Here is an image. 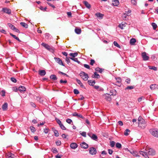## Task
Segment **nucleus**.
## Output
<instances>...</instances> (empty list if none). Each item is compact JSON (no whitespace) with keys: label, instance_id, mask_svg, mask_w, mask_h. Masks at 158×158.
<instances>
[{"label":"nucleus","instance_id":"f257e3e1","mask_svg":"<svg viewBox=\"0 0 158 158\" xmlns=\"http://www.w3.org/2000/svg\"><path fill=\"white\" fill-rule=\"evenodd\" d=\"M138 126L142 128H144L146 126V122L145 120L141 116L138 118Z\"/></svg>","mask_w":158,"mask_h":158},{"label":"nucleus","instance_id":"f03ea898","mask_svg":"<svg viewBox=\"0 0 158 158\" xmlns=\"http://www.w3.org/2000/svg\"><path fill=\"white\" fill-rule=\"evenodd\" d=\"M150 133L154 136L158 138V129H153L150 130Z\"/></svg>","mask_w":158,"mask_h":158},{"label":"nucleus","instance_id":"7ed1b4c3","mask_svg":"<svg viewBox=\"0 0 158 158\" xmlns=\"http://www.w3.org/2000/svg\"><path fill=\"white\" fill-rule=\"evenodd\" d=\"M80 75L82 79L84 81H86L89 78V76L87 74L83 72H81Z\"/></svg>","mask_w":158,"mask_h":158},{"label":"nucleus","instance_id":"20e7f679","mask_svg":"<svg viewBox=\"0 0 158 158\" xmlns=\"http://www.w3.org/2000/svg\"><path fill=\"white\" fill-rule=\"evenodd\" d=\"M88 135L93 140L96 141L98 139L97 135L95 134H93L91 133H88Z\"/></svg>","mask_w":158,"mask_h":158},{"label":"nucleus","instance_id":"39448f33","mask_svg":"<svg viewBox=\"0 0 158 158\" xmlns=\"http://www.w3.org/2000/svg\"><path fill=\"white\" fill-rule=\"evenodd\" d=\"M89 152L90 154L92 155H94L97 153L96 149L94 148H91L89 149Z\"/></svg>","mask_w":158,"mask_h":158},{"label":"nucleus","instance_id":"423d86ee","mask_svg":"<svg viewBox=\"0 0 158 158\" xmlns=\"http://www.w3.org/2000/svg\"><path fill=\"white\" fill-rule=\"evenodd\" d=\"M41 45L44 47L45 48L50 51H53L52 49L48 44L43 43Z\"/></svg>","mask_w":158,"mask_h":158},{"label":"nucleus","instance_id":"0eeeda50","mask_svg":"<svg viewBox=\"0 0 158 158\" xmlns=\"http://www.w3.org/2000/svg\"><path fill=\"white\" fill-rule=\"evenodd\" d=\"M142 56L144 60H147L149 58V56L146 52H143L142 54Z\"/></svg>","mask_w":158,"mask_h":158},{"label":"nucleus","instance_id":"6e6552de","mask_svg":"<svg viewBox=\"0 0 158 158\" xmlns=\"http://www.w3.org/2000/svg\"><path fill=\"white\" fill-rule=\"evenodd\" d=\"M8 25L9 27L12 30L16 31V32H19V30L16 28L14 25L10 23H8Z\"/></svg>","mask_w":158,"mask_h":158},{"label":"nucleus","instance_id":"1a4fd4ad","mask_svg":"<svg viewBox=\"0 0 158 158\" xmlns=\"http://www.w3.org/2000/svg\"><path fill=\"white\" fill-rule=\"evenodd\" d=\"M147 152L148 153V155H149L152 156H153L155 155L156 153L155 151L152 148L149 149Z\"/></svg>","mask_w":158,"mask_h":158},{"label":"nucleus","instance_id":"9d476101","mask_svg":"<svg viewBox=\"0 0 158 158\" xmlns=\"http://www.w3.org/2000/svg\"><path fill=\"white\" fill-rule=\"evenodd\" d=\"M104 98L107 101H110L111 100V98L110 97L111 95L108 94H105L103 95Z\"/></svg>","mask_w":158,"mask_h":158},{"label":"nucleus","instance_id":"9b49d317","mask_svg":"<svg viewBox=\"0 0 158 158\" xmlns=\"http://www.w3.org/2000/svg\"><path fill=\"white\" fill-rule=\"evenodd\" d=\"M54 59H55L56 62L58 63L60 65L64 66V65L63 63L62 60L59 58L55 57Z\"/></svg>","mask_w":158,"mask_h":158},{"label":"nucleus","instance_id":"f8f14e48","mask_svg":"<svg viewBox=\"0 0 158 158\" xmlns=\"http://www.w3.org/2000/svg\"><path fill=\"white\" fill-rule=\"evenodd\" d=\"M151 89L152 90H156L158 89V85L156 84H152L150 86Z\"/></svg>","mask_w":158,"mask_h":158},{"label":"nucleus","instance_id":"ddd939ff","mask_svg":"<svg viewBox=\"0 0 158 158\" xmlns=\"http://www.w3.org/2000/svg\"><path fill=\"white\" fill-rule=\"evenodd\" d=\"M139 152L140 154L144 156L145 158H149L147 152H144L142 151H140Z\"/></svg>","mask_w":158,"mask_h":158},{"label":"nucleus","instance_id":"4468645a","mask_svg":"<svg viewBox=\"0 0 158 158\" xmlns=\"http://www.w3.org/2000/svg\"><path fill=\"white\" fill-rule=\"evenodd\" d=\"M78 145L75 143H72L70 145V147L72 149H75L77 147Z\"/></svg>","mask_w":158,"mask_h":158},{"label":"nucleus","instance_id":"2eb2a0df","mask_svg":"<svg viewBox=\"0 0 158 158\" xmlns=\"http://www.w3.org/2000/svg\"><path fill=\"white\" fill-rule=\"evenodd\" d=\"M129 15H128V13H125L122 15V17L123 18V19L124 20H126L127 19H128V17Z\"/></svg>","mask_w":158,"mask_h":158},{"label":"nucleus","instance_id":"dca6fc26","mask_svg":"<svg viewBox=\"0 0 158 158\" xmlns=\"http://www.w3.org/2000/svg\"><path fill=\"white\" fill-rule=\"evenodd\" d=\"M112 4L115 6H117L119 4V2L118 0H112Z\"/></svg>","mask_w":158,"mask_h":158},{"label":"nucleus","instance_id":"f3484780","mask_svg":"<svg viewBox=\"0 0 158 158\" xmlns=\"http://www.w3.org/2000/svg\"><path fill=\"white\" fill-rule=\"evenodd\" d=\"M80 145L81 148L85 149L87 148L88 147V145L84 142H83L81 143Z\"/></svg>","mask_w":158,"mask_h":158},{"label":"nucleus","instance_id":"a211bd4d","mask_svg":"<svg viewBox=\"0 0 158 158\" xmlns=\"http://www.w3.org/2000/svg\"><path fill=\"white\" fill-rule=\"evenodd\" d=\"M3 11L5 13L10 14L11 13V10L7 8H4L3 9Z\"/></svg>","mask_w":158,"mask_h":158},{"label":"nucleus","instance_id":"6ab92c4d","mask_svg":"<svg viewBox=\"0 0 158 158\" xmlns=\"http://www.w3.org/2000/svg\"><path fill=\"white\" fill-rule=\"evenodd\" d=\"M127 23L125 22H122L118 25V27L121 29H123L124 27H126Z\"/></svg>","mask_w":158,"mask_h":158},{"label":"nucleus","instance_id":"aec40b11","mask_svg":"<svg viewBox=\"0 0 158 158\" xmlns=\"http://www.w3.org/2000/svg\"><path fill=\"white\" fill-rule=\"evenodd\" d=\"M18 89L19 91L22 92L25 91L26 89L24 86H20L19 87Z\"/></svg>","mask_w":158,"mask_h":158},{"label":"nucleus","instance_id":"412c9836","mask_svg":"<svg viewBox=\"0 0 158 158\" xmlns=\"http://www.w3.org/2000/svg\"><path fill=\"white\" fill-rule=\"evenodd\" d=\"M116 82L115 85H117V83H118L120 84V85H118V86H121V83L122 81L121 78L120 77H118L117 78H116Z\"/></svg>","mask_w":158,"mask_h":158},{"label":"nucleus","instance_id":"4be33fe9","mask_svg":"<svg viewBox=\"0 0 158 158\" xmlns=\"http://www.w3.org/2000/svg\"><path fill=\"white\" fill-rule=\"evenodd\" d=\"M72 115L73 116H77V117H80L81 118H83V117L82 115L80 114H78L76 112H74L73 114Z\"/></svg>","mask_w":158,"mask_h":158},{"label":"nucleus","instance_id":"5701e85b","mask_svg":"<svg viewBox=\"0 0 158 158\" xmlns=\"http://www.w3.org/2000/svg\"><path fill=\"white\" fill-rule=\"evenodd\" d=\"M84 4L85 5L86 7L88 9L90 8L91 7V6L89 3L86 1H84L83 2Z\"/></svg>","mask_w":158,"mask_h":158},{"label":"nucleus","instance_id":"b1692460","mask_svg":"<svg viewBox=\"0 0 158 158\" xmlns=\"http://www.w3.org/2000/svg\"><path fill=\"white\" fill-rule=\"evenodd\" d=\"M7 103H4L2 106V109L4 110H6L7 109Z\"/></svg>","mask_w":158,"mask_h":158},{"label":"nucleus","instance_id":"393cba45","mask_svg":"<svg viewBox=\"0 0 158 158\" xmlns=\"http://www.w3.org/2000/svg\"><path fill=\"white\" fill-rule=\"evenodd\" d=\"M104 69H101L99 67H97L95 68V70L96 71L100 73H102L103 71L104 70Z\"/></svg>","mask_w":158,"mask_h":158},{"label":"nucleus","instance_id":"a878e982","mask_svg":"<svg viewBox=\"0 0 158 158\" xmlns=\"http://www.w3.org/2000/svg\"><path fill=\"white\" fill-rule=\"evenodd\" d=\"M39 74L41 76H44L46 74V72L44 70H40L39 72Z\"/></svg>","mask_w":158,"mask_h":158},{"label":"nucleus","instance_id":"bb28decb","mask_svg":"<svg viewBox=\"0 0 158 158\" xmlns=\"http://www.w3.org/2000/svg\"><path fill=\"white\" fill-rule=\"evenodd\" d=\"M92 77L94 78H98L100 76L96 72H95L94 73V74L92 75Z\"/></svg>","mask_w":158,"mask_h":158},{"label":"nucleus","instance_id":"cd10ccee","mask_svg":"<svg viewBox=\"0 0 158 158\" xmlns=\"http://www.w3.org/2000/svg\"><path fill=\"white\" fill-rule=\"evenodd\" d=\"M69 55L72 57V58H74L77 56L78 54L77 52H74L73 53H70Z\"/></svg>","mask_w":158,"mask_h":158},{"label":"nucleus","instance_id":"c85d7f7f","mask_svg":"<svg viewBox=\"0 0 158 158\" xmlns=\"http://www.w3.org/2000/svg\"><path fill=\"white\" fill-rule=\"evenodd\" d=\"M136 42V40L134 38H132L130 40V44L131 45H134Z\"/></svg>","mask_w":158,"mask_h":158},{"label":"nucleus","instance_id":"c756f323","mask_svg":"<svg viewBox=\"0 0 158 158\" xmlns=\"http://www.w3.org/2000/svg\"><path fill=\"white\" fill-rule=\"evenodd\" d=\"M50 78L53 80H56L57 79V78L55 75H52L50 76Z\"/></svg>","mask_w":158,"mask_h":158},{"label":"nucleus","instance_id":"7c9ffc66","mask_svg":"<svg viewBox=\"0 0 158 158\" xmlns=\"http://www.w3.org/2000/svg\"><path fill=\"white\" fill-rule=\"evenodd\" d=\"M88 82L90 85L93 86L95 84V82L94 81L91 80H89L88 81Z\"/></svg>","mask_w":158,"mask_h":158},{"label":"nucleus","instance_id":"2f4dec72","mask_svg":"<svg viewBox=\"0 0 158 158\" xmlns=\"http://www.w3.org/2000/svg\"><path fill=\"white\" fill-rule=\"evenodd\" d=\"M20 24L21 25L25 28H27L28 27V25L24 22H21Z\"/></svg>","mask_w":158,"mask_h":158},{"label":"nucleus","instance_id":"473e14b6","mask_svg":"<svg viewBox=\"0 0 158 158\" xmlns=\"http://www.w3.org/2000/svg\"><path fill=\"white\" fill-rule=\"evenodd\" d=\"M75 33L77 34H80L81 32V30L80 29L76 28L75 29Z\"/></svg>","mask_w":158,"mask_h":158},{"label":"nucleus","instance_id":"72a5a7b5","mask_svg":"<svg viewBox=\"0 0 158 158\" xmlns=\"http://www.w3.org/2000/svg\"><path fill=\"white\" fill-rule=\"evenodd\" d=\"M95 15L97 17H100L102 18L103 17V15L99 13H97L95 14Z\"/></svg>","mask_w":158,"mask_h":158},{"label":"nucleus","instance_id":"f704fd0d","mask_svg":"<svg viewBox=\"0 0 158 158\" xmlns=\"http://www.w3.org/2000/svg\"><path fill=\"white\" fill-rule=\"evenodd\" d=\"M110 93L111 95H116V91L114 89H113L110 90Z\"/></svg>","mask_w":158,"mask_h":158},{"label":"nucleus","instance_id":"c9c22d12","mask_svg":"<svg viewBox=\"0 0 158 158\" xmlns=\"http://www.w3.org/2000/svg\"><path fill=\"white\" fill-rule=\"evenodd\" d=\"M77 82L80 85L81 87H84V85L81 82V81L78 79H77Z\"/></svg>","mask_w":158,"mask_h":158},{"label":"nucleus","instance_id":"e433bc0d","mask_svg":"<svg viewBox=\"0 0 158 158\" xmlns=\"http://www.w3.org/2000/svg\"><path fill=\"white\" fill-rule=\"evenodd\" d=\"M10 35L12 36L15 39L20 42V40H19V39L18 37H17L15 35H13L11 33H10Z\"/></svg>","mask_w":158,"mask_h":158},{"label":"nucleus","instance_id":"4c0bfd02","mask_svg":"<svg viewBox=\"0 0 158 158\" xmlns=\"http://www.w3.org/2000/svg\"><path fill=\"white\" fill-rule=\"evenodd\" d=\"M8 156V158H14L15 156L14 154L11 153H9Z\"/></svg>","mask_w":158,"mask_h":158},{"label":"nucleus","instance_id":"58836bf2","mask_svg":"<svg viewBox=\"0 0 158 158\" xmlns=\"http://www.w3.org/2000/svg\"><path fill=\"white\" fill-rule=\"evenodd\" d=\"M134 88V86H128L125 88V90L127 89H131Z\"/></svg>","mask_w":158,"mask_h":158},{"label":"nucleus","instance_id":"ea45409f","mask_svg":"<svg viewBox=\"0 0 158 158\" xmlns=\"http://www.w3.org/2000/svg\"><path fill=\"white\" fill-rule=\"evenodd\" d=\"M51 150L54 153H56L58 152V151L57 150V149L55 148H52V149Z\"/></svg>","mask_w":158,"mask_h":158},{"label":"nucleus","instance_id":"a19ab883","mask_svg":"<svg viewBox=\"0 0 158 158\" xmlns=\"http://www.w3.org/2000/svg\"><path fill=\"white\" fill-rule=\"evenodd\" d=\"M80 134L82 136L86 137V132L85 131H80Z\"/></svg>","mask_w":158,"mask_h":158},{"label":"nucleus","instance_id":"79ce46f5","mask_svg":"<svg viewBox=\"0 0 158 158\" xmlns=\"http://www.w3.org/2000/svg\"><path fill=\"white\" fill-rule=\"evenodd\" d=\"M130 132V130L128 129H126L124 132V135L126 136H127L129 135L128 132Z\"/></svg>","mask_w":158,"mask_h":158},{"label":"nucleus","instance_id":"37998d69","mask_svg":"<svg viewBox=\"0 0 158 158\" xmlns=\"http://www.w3.org/2000/svg\"><path fill=\"white\" fill-rule=\"evenodd\" d=\"M148 67L150 69H153L155 71L157 70V68L154 66H149Z\"/></svg>","mask_w":158,"mask_h":158},{"label":"nucleus","instance_id":"c03bdc74","mask_svg":"<svg viewBox=\"0 0 158 158\" xmlns=\"http://www.w3.org/2000/svg\"><path fill=\"white\" fill-rule=\"evenodd\" d=\"M0 94L2 96H5L6 92L5 91L2 90L0 92Z\"/></svg>","mask_w":158,"mask_h":158},{"label":"nucleus","instance_id":"a18cd8bd","mask_svg":"<svg viewBox=\"0 0 158 158\" xmlns=\"http://www.w3.org/2000/svg\"><path fill=\"white\" fill-rule=\"evenodd\" d=\"M152 25L154 29H156V28L157 26L155 23H152Z\"/></svg>","mask_w":158,"mask_h":158},{"label":"nucleus","instance_id":"49530a36","mask_svg":"<svg viewBox=\"0 0 158 158\" xmlns=\"http://www.w3.org/2000/svg\"><path fill=\"white\" fill-rule=\"evenodd\" d=\"M115 142L114 141H111L110 142V145L112 147H113L114 146Z\"/></svg>","mask_w":158,"mask_h":158},{"label":"nucleus","instance_id":"de8ad7c7","mask_svg":"<svg viewBox=\"0 0 158 158\" xmlns=\"http://www.w3.org/2000/svg\"><path fill=\"white\" fill-rule=\"evenodd\" d=\"M116 146L117 148H119L121 147V144L119 143H117L116 144Z\"/></svg>","mask_w":158,"mask_h":158},{"label":"nucleus","instance_id":"09e8293b","mask_svg":"<svg viewBox=\"0 0 158 158\" xmlns=\"http://www.w3.org/2000/svg\"><path fill=\"white\" fill-rule=\"evenodd\" d=\"M0 32L4 34L6 33V31H5V30L3 29L2 27H0Z\"/></svg>","mask_w":158,"mask_h":158},{"label":"nucleus","instance_id":"8fccbe9b","mask_svg":"<svg viewBox=\"0 0 158 158\" xmlns=\"http://www.w3.org/2000/svg\"><path fill=\"white\" fill-rule=\"evenodd\" d=\"M73 92L74 94H78L79 93V91L76 89H74Z\"/></svg>","mask_w":158,"mask_h":158},{"label":"nucleus","instance_id":"3c124183","mask_svg":"<svg viewBox=\"0 0 158 158\" xmlns=\"http://www.w3.org/2000/svg\"><path fill=\"white\" fill-rule=\"evenodd\" d=\"M66 122L68 123L71 124L72 123V121L70 119H68L66 120Z\"/></svg>","mask_w":158,"mask_h":158},{"label":"nucleus","instance_id":"603ef678","mask_svg":"<svg viewBox=\"0 0 158 158\" xmlns=\"http://www.w3.org/2000/svg\"><path fill=\"white\" fill-rule=\"evenodd\" d=\"M114 45V46L118 47L120 48V45L118 44L116 41H114L113 43Z\"/></svg>","mask_w":158,"mask_h":158},{"label":"nucleus","instance_id":"864d4df0","mask_svg":"<svg viewBox=\"0 0 158 158\" xmlns=\"http://www.w3.org/2000/svg\"><path fill=\"white\" fill-rule=\"evenodd\" d=\"M61 128L63 130H65L66 129V127L64 126L62 124H61L60 125Z\"/></svg>","mask_w":158,"mask_h":158},{"label":"nucleus","instance_id":"5fc2aeb1","mask_svg":"<svg viewBox=\"0 0 158 158\" xmlns=\"http://www.w3.org/2000/svg\"><path fill=\"white\" fill-rule=\"evenodd\" d=\"M55 136L58 137L59 135V133L57 130H55L54 131Z\"/></svg>","mask_w":158,"mask_h":158},{"label":"nucleus","instance_id":"6e6d98bb","mask_svg":"<svg viewBox=\"0 0 158 158\" xmlns=\"http://www.w3.org/2000/svg\"><path fill=\"white\" fill-rule=\"evenodd\" d=\"M12 89L13 91L15 92H17L18 90V89L16 87H13Z\"/></svg>","mask_w":158,"mask_h":158},{"label":"nucleus","instance_id":"4d7b16f0","mask_svg":"<svg viewBox=\"0 0 158 158\" xmlns=\"http://www.w3.org/2000/svg\"><path fill=\"white\" fill-rule=\"evenodd\" d=\"M56 144L57 145H60L61 144V142L60 140H57L56 141Z\"/></svg>","mask_w":158,"mask_h":158},{"label":"nucleus","instance_id":"13d9d810","mask_svg":"<svg viewBox=\"0 0 158 158\" xmlns=\"http://www.w3.org/2000/svg\"><path fill=\"white\" fill-rule=\"evenodd\" d=\"M49 131L48 129L46 128L44 129V132L45 134H47L48 133Z\"/></svg>","mask_w":158,"mask_h":158},{"label":"nucleus","instance_id":"bf43d9fd","mask_svg":"<svg viewBox=\"0 0 158 158\" xmlns=\"http://www.w3.org/2000/svg\"><path fill=\"white\" fill-rule=\"evenodd\" d=\"M70 59L75 62H77L78 60L77 58L70 57Z\"/></svg>","mask_w":158,"mask_h":158},{"label":"nucleus","instance_id":"052dcab7","mask_svg":"<svg viewBox=\"0 0 158 158\" xmlns=\"http://www.w3.org/2000/svg\"><path fill=\"white\" fill-rule=\"evenodd\" d=\"M94 63H95V60H94L91 59L90 60V64L91 65H93L94 64Z\"/></svg>","mask_w":158,"mask_h":158},{"label":"nucleus","instance_id":"680f3d73","mask_svg":"<svg viewBox=\"0 0 158 158\" xmlns=\"http://www.w3.org/2000/svg\"><path fill=\"white\" fill-rule=\"evenodd\" d=\"M30 129L32 132H34L35 131V128L33 127H30Z\"/></svg>","mask_w":158,"mask_h":158},{"label":"nucleus","instance_id":"e2e57ef3","mask_svg":"<svg viewBox=\"0 0 158 158\" xmlns=\"http://www.w3.org/2000/svg\"><path fill=\"white\" fill-rule=\"evenodd\" d=\"M131 2L134 5H136V2L135 0H131Z\"/></svg>","mask_w":158,"mask_h":158},{"label":"nucleus","instance_id":"0e129e2a","mask_svg":"<svg viewBox=\"0 0 158 158\" xmlns=\"http://www.w3.org/2000/svg\"><path fill=\"white\" fill-rule=\"evenodd\" d=\"M67 82V81L66 80L63 81L62 80H61L60 81V83H66Z\"/></svg>","mask_w":158,"mask_h":158},{"label":"nucleus","instance_id":"69168bd1","mask_svg":"<svg viewBox=\"0 0 158 158\" xmlns=\"http://www.w3.org/2000/svg\"><path fill=\"white\" fill-rule=\"evenodd\" d=\"M40 9L44 11H45L47 9V8L46 7H45V8H44L43 6H40Z\"/></svg>","mask_w":158,"mask_h":158},{"label":"nucleus","instance_id":"338daca9","mask_svg":"<svg viewBox=\"0 0 158 158\" xmlns=\"http://www.w3.org/2000/svg\"><path fill=\"white\" fill-rule=\"evenodd\" d=\"M11 80L13 82L15 83L17 81L13 77H12L11 78Z\"/></svg>","mask_w":158,"mask_h":158},{"label":"nucleus","instance_id":"774afa93","mask_svg":"<svg viewBox=\"0 0 158 158\" xmlns=\"http://www.w3.org/2000/svg\"><path fill=\"white\" fill-rule=\"evenodd\" d=\"M131 80L129 78H127V79L125 81L127 83V84H130V82Z\"/></svg>","mask_w":158,"mask_h":158}]
</instances>
